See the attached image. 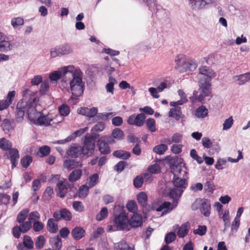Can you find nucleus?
Here are the masks:
<instances>
[{
    "label": "nucleus",
    "instance_id": "1",
    "mask_svg": "<svg viewBox=\"0 0 250 250\" xmlns=\"http://www.w3.org/2000/svg\"><path fill=\"white\" fill-rule=\"evenodd\" d=\"M38 101L35 93L30 97L28 102L23 99L20 100L17 106L16 121L18 123L22 122L26 111L29 120L34 124L41 114V107L38 104Z\"/></svg>",
    "mask_w": 250,
    "mask_h": 250
},
{
    "label": "nucleus",
    "instance_id": "2",
    "mask_svg": "<svg viewBox=\"0 0 250 250\" xmlns=\"http://www.w3.org/2000/svg\"><path fill=\"white\" fill-rule=\"evenodd\" d=\"M173 183L174 188L171 189L168 192V195L173 199V206L169 202H165L156 208L157 211H162V214H166L170 212L178 204V201L186 188V183L185 179L174 177Z\"/></svg>",
    "mask_w": 250,
    "mask_h": 250
},
{
    "label": "nucleus",
    "instance_id": "3",
    "mask_svg": "<svg viewBox=\"0 0 250 250\" xmlns=\"http://www.w3.org/2000/svg\"><path fill=\"white\" fill-rule=\"evenodd\" d=\"M72 80L70 82L72 93L71 99L74 103H77V97L81 96L83 92L84 83L83 82V72L80 69L74 70L72 72Z\"/></svg>",
    "mask_w": 250,
    "mask_h": 250
},
{
    "label": "nucleus",
    "instance_id": "4",
    "mask_svg": "<svg viewBox=\"0 0 250 250\" xmlns=\"http://www.w3.org/2000/svg\"><path fill=\"white\" fill-rule=\"evenodd\" d=\"M175 68L181 73L187 71H193L197 67V63L194 60L187 59L183 54L177 55L175 59Z\"/></svg>",
    "mask_w": 250,
    "mask_h": 250
},
{
    "label": "nucleus",
    "instance_id": "5",
    "mask_svg": "<svg viewBox=\"0 0 250 250\" xmlns=\"http://www.w3.org/2000/svg\"><path fill=\"white\" fill-rule=\"evenodd\" d=\"M74 70L73 65L62 67L58 70L54 71L49 74V78L53 83H56L60 79L62 82H66L70 79L72 72Z\"/></svg>",
    "mask_w": 250,
    "mask_h": 250
},
{
    "label": "nucleus",
    "instance_id": "6",
    "mask_svg": "<svg viewBox=\"0 0 250 250\" xmlns=\"http://www.w3.org/2000/svg\"><path fill=\"white\" fill-rule=\"evenodd\" d=\"M211 83L209 81H203L202 79L199 80V88L198 91H194L193 97L199 102H204L205 97L209 96L210 93Z\"/></svg>",
    "mask_w": 250,
    "mask_h": 250
},
{
    "label": "nucleus",
    "instance_id": "7",
    "mask_svg": "<svg viewBox=\"0 0 250 250\" xmlns=\"http://www.w3.org/2000/svg\"><path fill=\"white\" fill-rule=\"evenodd\" d=\"M188 6L194 12H199L208 6L216 4L217 0H188Z\"/></svg>",
    "mask_w": 250,
    "mask_h": 250
},
{
    "label": "nucleus",
    "instance_id": "8",
    "mask_svg": "<svg viewBox=\"0 0 250 250\" xmlns=\"http://www.w3.org/2000/svg\"><path fill=\"white\" fill-rule=\"evenodd\" d=\"M114 223L116 229L118 230L128 231L130 229L128 217L124 212H121L119 215L115 216Z\"/></svg>",
    "mask_w": 250,
    "mask_h": 250
},
{
    "label": "nucleus",
    "instance_id": "9",
    "mask_svg": "<svg viewBox=\"0 0 250 250\" xmlns=\"http://www.w3.org/2000/svg\"><path fill=\"white\" fill-rule=\"evenodd\" d=\"M73 48L69 44L64 43L59 46H57L50 49V56L51 58H56L58 56H62L72 53Z\"/></svg>",
    "mask_w": 250,
    "mask_h": 250
},
{
    "label": "nucleus",
    "instance_id": "10",
    "mask_svg": "<svg viewBox=\"0 0 250 250\" xmlns=\"http://www.w3.org/2000/svg\"><path fill=\"white\" fill-rule=\"evenodd\" d=\"M95 149V143L93 137L91 136H86L83 142V147H82V153L83 155L91 156Z\"/></svg>",
    "mask_w": 250,
    "mask_h": 250
},
{
    "label": "nucleus",
    "instance_id": "11",
    "mask_svg": "<svg viewBox=\"0 0 250 250\" xmlns=\"http://www.w3.org/2000/svg\"><path fill=\"white\" fill-rule=\"evenodd\" d=\"M198 70L199 74L201 76H204L206 77L204 80L202 77H200L199 80L202 79L203 81L208 80L210 83L211 79L216 76V73L214 71L206 65L201 66L199 67Z\"/></svg>",
    "mask_w": 250,
    "mask_h": 250
},
{
    "label": "nucleus",
    "instance_id": "12",
    "mask_svg": "<svg viewBox=\"0 0 250 250\" xmlns=\"http://www.w3.org/2000/svg\"><path fill=\"white\" fill-rule=\"evenodd\" d=\"M145 119L146 116L144 113H140L137 115L133 114L128 117L127 122L129 125L141 126L144 124Z\"/></svg>",
    "mask_w": 250,
    "mask_h": 250
},
{
    "label": "nucleus",
    "instance_id": "13",
    "mask_svg": "<svg viewBox=\"0 0 250 250\" xmlns=\"http://www.w3.org/2000/svg\"><path fill=\"white\" fill-rule=\"evenodd\" d=\"M32 228V225L29 221L20 224L19 226H17L13 229V233L14 237L19 238L21 233H25L28 231Z\"/></svg>",
    "mask_w": 250,
    "mask_h": 250
},
{
    "label": "nucleus",
    "instance_id": "14",
    "mask_svg": "<svg viewBox=\"0 0 250 250\" xmlns=\"http://www.w3.org/2000/svg\"><path fill=\"white\" fill-rule=\"evenodd\" d=\"M13 46L8 40V38L1 32H0V51L7 52L11 50Z\"/></svg>",
    "mask_w": 250,
    "mask_h": 250
},
{
    "label": "nucleus",
    "instance_id": "15",
    "mask_svg": "<svg viewBox=\"0 0 250 250\" xmlns=\"http://www.w3.org/2000/svg\"><path fill=\"white\" fill-rule=\"evenodd\" d=\"M53 121V117L50 114L44 115L42 113L39 116L34 124L39 125L48 126Z\"/></svg>",
    "mask_w": 250,
    "mask_h": 250
},
{
    "label": "nucleus",
    "instance_id": "16",
    "mask_svg": "<svg viewBox=\"0 0 250 250\" xmlns=\"http://www.w3.org/2000/svg\"><path fill=\"white\" fill-rule=\"evenodd\" d=\"M232 79L235 83L239 85H244L250 81V72L234 76Z\"/></svg>",
    "mask_w": 250,
    "mask_h": 250
},
{
    "label": "nucleus",
    "instance_id": "17",
    "mask_svg": "<svg viewBox=\"0 0 250 250\" xmlns=\"http://www.w3.org/2000/svg\"><path fill=\"white\" fill-rule=\"evenodd\" d=\"M8 157L11 160L12 167L14 168L16 167L18 164V162L20 158L18 149L16 148H11L9 149Z\"/></svg>",
    "mask_w": 250,
    "mask_h": 250
},
{
    "label": "nucleus",
    "instance_id": "18",
    "mask_svg": "<svg viewBox=\"0 0 250 250\" xmlns=\"http://www.w3.org/2000/svg\"><path fill=\"white\" fill-rule=\"evenodd\" d=\"M16 92L15 91H10L7 96L5 100L0 101V110H2L7 108L9 105L12 103V102L15 96Z\"/></svg>",
    "mask_w": 250,
    "mask_h": 250
},
{
    "label": "nucleus",
    "instance_id": "19",
    "mask_svg": "<svg viewBox=\"0 0 250 250\" xmlns=\"http://www.w3.org/2000/svg\"><path fill=\"white\" fill-rule=\"evenodd\" d=\"M137 199L141 207L147 211L149 207L147 205V196L144 192H140L137 196Z\"/></svg>",
    "mask_w": 250,
    "mask_h": 250
},
{
    "label": "nucleus",
    "instance_id": "20",
    "mask_svg": "<svg viewBox=\"0 0 250 250\" xmlns=\"http://www.w3.org/2000/svg\"><path fill=\"white\" fill-rule=\"evenodd\" d=\"M97 145L101 153L106 154L110 152V149L108 144L102 137L98 140Z\"/></svg>",
    "mask_w": 250,
    "mask_h": 250
},
{
    "label": "nucleus",
    "instance_id": "21",
    "mask_svg": "<svg viewBox=\"0 0 250 250\" xmlns=\"http://www.w3.org/2000/svg\"><path fill=\"white\" fill-rule=\"evenodd\" d=\"M129 224L130 225V228H137L141 226L142 224V216L138 214H134L132 217L129 220Z\"/></svg>",
    "mask_w": 250,
    "mask_h": 250
},
{
    "label": "nucleus",
    "instance_id": "22",
    "mask_svg": "<svg viewBox=\"0 0 250 250\" xmlns=\"http://www.w3.org/2000/svg\"><path fill=\"white\" fill-rule=\"evenodd\" d=\"M87 127H84L83 128L80 129L72 134H71L70 135L68 136L64 140L62 141H59L58 143H65V142H70L73 140H74L75 138H76L77 136H81L82 134H83L84 132H85L87 130Z\"/></svg>",
    "mask_w": 250,
    "mask_h": 250
},
{
    "label": "nucleus",
    "instance_id": "23",
    "mask_svg": "<svg viewBox=\"0 0 250 250\" xmlns=\"http://www.w3.org/2000/svg\"><path fill=\"white\" fill-rule=\"evenodd\" d=\"M67 154L72 157H77L82 153V147L76 145L71 146L68 150Z\"/></svg>",
    "mask_w": 250,
    "mask_h": 250
},
{
    "label": "nucleus",
    "instance_id": "24",
    "mask_svg": "<svg viewBox=\"0 0 250 250\" xmlns=\"http://www.w3.org/2000/svg\"><path fill=\"white\" fill-rule=\"evenodd\" d=\"M71 234L74 239L80 240L84 236L85 230L81 227H77L72 229Z\"/></svg>",
    "mask_w": 250,
    "mask_h": 250
},
{
    "label": "nucleus",
    "instance_id": "25",
    "mask_svg": "<svg viewBox=\"0 0 250 250\" xmlns=\"http://www.w3.org/2000/svg\"><path fill=\"white\" fill-rule=\"evenodd\" d=\"M201 212L206 217H208L210 214V204L208 200L205 199L202 202L201 207Z\"/></svg>",
    "mask_w": 250,
    "mask_h": 250
},
{
    "label": "nucleus",
    "instance_id": "26",
    "mask_svg": "<svg viewBox=\"0 0 250 250\" xmlns=\"http://www.w3.org/2000/svg\"><path fill=\"white\" fill-rule=\"evenodd\" d=\"M190 224L189 222H187L185 223L182 224L179 228L177 232V235L180 238H184L185 237L189 229Z\"/></svg>",
    "mask_w": 250,
    "mask_h": 250
},
{
    "label": "nucleus",
    "instance_id": "27",
    "mask_svg": "<svg viewBox=\"0 0 250 250\" xmlns=\"http://www.w3.org/2000/svg\"><path fill=\"white\" fill-rule=\"evenodd\" d=\"M57 194L60 197H64L67 191V188L62 181H59L57 184Z\"/></svg>",
    "mask_w": 250,
    "mask_h": 250
},
{
    "label": "nucleus",
    "instance_id": "28",
    "mask_svg": "<svg viewBox=\"0 0 250 250\" xmlns=\"http://www.w3.org/2000/svg\"><path fill=\"white\" fill-rule=\"evenodd\" d=\"M47 230L51 233H56L58 230V227L56 221L53 218L48 220L47 225Z\"/></svg>",
    "mask_w": 250,
    "mask_h": 250
},
{
    "label": "nucleus",
    "instance_id": "29",
    "mask_svg": "<svg viewBox=\"0 0 250 250\" xmlns=\"http://www.w3.org/2000/svg\"><path fill=\"white\" fill-rule=\"evenodd\" d=\"M167 159L169 163L170 169L172 168V167H179L181 166L183 161L181 158H179L177 156L173 157L168 156Z\"/></svg>",
    "mask_w": 250,
    "mask_h": 250
},
{
    "label": "nucleus",
    "instance_id": "30",
    "mask_svg": "<svg viewBox=\"0 0 250 250\" xmlns=\"http://www.w3.org/2000/svg\"><path fill=\"white\" fill-rule=\"evenodd\" d=\"M63 166L68 169H72L75 167H82V164L74 160H66L63 163Z\"/></svg>",
    "mask_w": 250,
    "mask_h": 250
},
{
    "label": "nucleus",
    "instance_id": "31",
    "mask_svg": "<svg viewBox=\"0 0 250 250\" xmlns=\"http://www.w3.org/2000/svg\"><path fill=\"white\" fill-rule=\"evenodd\" d=\"M29 213V209L25 208L21 211L18 214L17 217V221L20 224H22L26 221H24L27 217L28 216Z\"/></svg>",
    "mask_w": 250,
    "mask_h": 250
},
{
    "label": "nucleus",
    "instance_id": "32",
    "mask_svg": "<svg viewBox=\"0 0 250 250\" xmlns=\"http://www.w3.org/2000/svg\"><path fill=\"white\" fill-rule=\"evenodd\" d=\"M24 23L23 19L21 17L13 18L11 20V24L14 29L21 28Z\"/></svg>",
    "mask_w": 250,
    "mask_h": 250
},
{
    "label": "nucleus",
    "instance_id": "33",
    "mask_svg": "<svg viewBox=\"0 0 250 250\" xmlns=\"http://www.w3.org/2000/svg\"><path fill=\"white\" fill-rule=\"evenodd\" d=\"M208 109L204 106L202 105L197 108L195 112V115L198 118H204L207 116Z\"/></svg>",
    "mask_w": 250,
    "mask_h": 250
},
{
    "label": "nucleus",
    "instance_id": "34",
    "mask_svg": "<svg viewBox=\"0 0 250 250\" xmlns=\"http://www.w3.org/2000/svg\"><path fill=\"white\" fill-rule=\"evenodd\" d=\"M169 116L174 118L177 120L183 118V115L181 111V108L175 107L171 108L169 112Z\"/></svg>",
    "mask_w": 250,
    "mask_h": 250
},
{
    "label": "nucleus",
    "instance_id": "35",
    "mask_svg": "<svg viewBox=\"0 0 250 250\" xmlns=\"http://www.w3.org/2000/svg\"><path fill=\"white\" fill-rule=\"evenodd\" d=\"M219 217L221 218L224 223L225 229L229 227V213L228 210L222 211L218 213Z\"/></svg>",
    "mask_w": 250,
    "mask_h": 250
},
{
    "label": "nucleus",
    "instance_id": "36",
    "mask_svg": "<svg viewBox=\"0 0 250 250\" xmlns=\"http://www.w3.org/2000/svg\"><path fill=\"white\" fill-rule=\"evenodd\" d=\"M82 175V171L81 169H76L72 171L69 174L68 180L71 182L78 180Z\"/></svg>",
    "mask_w": 250,
    "mask_h": 250
},
{
    "label": "nucleus",
    "instance_id": "37",
    "mask_svg": "<svg viewBox=\"0 0 250 250\" xmlns=\"http://www.w3.org/2000/svg\"><path fill=\"white\" fill-rule=\"evenodd\" d=\"M117 83V80L112 76L109 77V83L105 85L106 92L111 94L114 93V85Z\"/></svg>",
    "mask_w": 250,
    "mask_h": 250
},
{
    "label": "nucleus",
    "instance_id": "38",
    "mask_svg": "<svg viewBox=\"0 0 250 250\" xmlns=\"http://www.w3.org/2000/svg\"><path fill=\"white\" fill-rule=\"evenodd\" d=\"M143 2L147 4L149 9L153 12H157L159 10V7L156 2V0H142Z\"/></svg>",
    "mask_w": 250,
    "mask_h": 250
},
{
    "label": "nucleus",
    "instance_id": "39",
    "mask_svg": "<svg viewBox=\"0 0 250 250\" xmlns=\"http://www.w3.org/2000/svg\"><path fill=\"white\" fill-rule=\"evenodd\" d=\"M50 242L52 245V248L54 250H60L62 246V241L60 237L58 236L52 238Z\"/></svg>",
    "mask_w": 250,
    "mask_h": 250
},
{
    "label": "nucleus",
    "instance_id": "40",
    "mask_svg": "<svg viewBox=\"0 0 250 250\" xmlns=\"http://www.w3.org/2000/svg\"><path fill=\"white\" fill-rule=\"evenodd\" d=\"M111 135L113 138L117 140H122L124 138L125 134L119 128H116L112 131Z\"/></svg>",
    "mask_w": 250,
    "mask_h": 250
},
{
    "label": "nucleus",
    "instance_id": "41",
    "mask_svg": "<svg viewBox=\"0 0 250 250\" xmlns=\"http://www.w3.org/2000/svg\"><path fill=\"white\" fill-rule=\"evenodd\" d=\"M113 155L117 158L127 159L130 157V153L127 151L119 150L115 151L113 153Z\"/></svg>",
    "mask_w": 250,
    "mask_h": 250
},
{
    "label": "nucleus",
    "instance_id": "42",
    "mask_svg": "<svg viewBox=\"0 0 250 250\" xmlns=\"http://www.w3.org/2000/svg\"><path fill=\"white\" fill-rule=\"evenodd\" d=\"M99 175L97 173H94L92 175L89 177V179H87L86 184L89 188L94 187L98 182Z\"/></svg>",
    "mask_w": 250,
    "mask_h": 250
},
{
    "label": "nucleus",
    "instance_id": "43",
    "mask_svg": "<svg viewBox=\"0 0 250 250\" xmlns=\"http://www.w3.org/2000/svg\"><path fill=\"white\" fill-rule=\"evenodd\" d=\"M12 146L11 143L4 138L0 139V148L3 150L10 149Z\"/></svg>",
    "mask_w": 250,
    "mask_h": 250
},
{
    "label": "nucleus",
    "instance_id": "44",
    "mask_svg": "<svg viewBox=\"0 0 250 250\" xmlns=\"http://www.w3.org/2000/svg\"><path fill=\"white\" fill-rule=\"evenodd\" d=\"M116 250H134L133 248L129 247L125 241H121L115 244Z\"/></svg>",
    "mask_w": 250,
    "mask_h": 250
},
{
    "label": "nucleus",
    "instance_id": "45",
    "mask_svg": "<svg viewBox=\"0 0 250 250\" xmlns=\"http://www.w3.org/2000/svg\"><path fill=\"white\" fill-rule=\"evenodd\" d=\"M89 187L87 185L81 186L78 191V196L81 198H84L87 195L89 191Z\"/></svg>",
    "mask_w": 250,
    "mask_h": 250
},
{
    "label": "nucleus",
    "instance_id": "46",
    "mask_svg": "<svg viewBox=\"0 0 250 250\" xmlns=\"http://www.w3.org/2000/svg\"><path fill=\"white\" fill-rule=\"evenodd\" d=\"M146 125L148 129L151 132H154L156 130V123L154 119H148L146 121Z\"/></svg>",
    "mask_w": 250,
    "mask_h": 250
},
{
    "label": "nucleus",
    "instance_id": "47",
    "mask_svg": "<svg viewBox=\"0 0 250 250\" xmlns=\"http://www.w3.org/2000/svg\"><path fill=\"white\" fill-rule=\"evenodd\" d=\"M40 219V213L37 211H32L29 213L28 221H29L30 223L32 224V222H34L35 221H37L38 220Z\"/></svg>",
    "mask_w": 250,
    "mask_h": 250
},
{
    "label": "nucleus",
    "instance_id": "48",
    "mask_svg": "<svg viewBox=\"0 0 250 250\" xmlns=\"http://www.w3.org/2000/svg\"><path fill=\"white\" fill-rule=\"evenodd\" d=\"M108 209L106 208H103L100 212L97 214L96 218L98 221H102L105 219L108 214Z\"/></svg>",
    "mask_w": 250,
    "mask_h": 250
},
{
    "label": "nucleus",
    "instance_id": "49",
    "mask_svg": "<svg viewBox=\"0 0 250 250\" xmlns=\"http://www.w3.org/2000/svg\"><path fill=\"white\" fill-rule=\"evenodd\" d=\"M167 149V146L165 144H161L155 146L153 151L157 154H163Z\"/></svg>",
    "mask_w": 250,
    "mask_h": 250
},
{
    "label": "nucleus",
    "instance_id": "50",
    "mask_svg": "<svg viewBox=\"0 0 250 250\" xmlns=\"http://www.w3.org/2000/svg\"><path fill=\"white\" fill-rule=\"evenodd\" d=\"M62 218L65 221H70L72 218L71 213L66 208L61 210Z\"/></svg>",
    "mask_w": 250,
    "mask_h": 250
},
{
    "label": "nucleus",
    "instance_id": "51",
    "mask_svg": "<svg viewBox=\"0 0 250 250\" xmlns=\"http://www.w3.org/2000/svg\"><path fill=\"white\" fill-rule=\"evenodd\" d=\"M233 124V119L232 116L226 119L223 124V130H226L230 128Z\"/></svg>",
    "mask_w": 250,
    "mask_h": 250
},
{
    "label": "nucleus",
    "instance_id": "52",
    "mask_svg": "<svg viewBox=\"0 0 250 250\" xmlns=\"http://www.w3.org/2000/svg\"><path fill=\"white\" fill-rule=\"evenodd\" d=\"M126 207L129 211L133 213L137 211L138 209L136 203L133 200L129 201L127 203Z\"/></svg>",
    "mask_w": 250,
    "mask_h": 250
},
{
    "label": "nucleus",
    "instance_id": "53",
    "mask_svg": "<svg viewBox=\"0 0 250 250\" xmlns=\"http://www.w3.org/2000/svg\"><path fill=\"white\" fill-rule=\"evenodd\" d=\"M23 244L27 249H31L33 247V242L29 236L26 235L24 237Z\"/></svg>",
    "mask_w": 250,
    "mask_h": 250
},
{
    "label": "nucleus",
    "instance_id": "54",
    "mask_svg": "<svg viewBox=\"0 0 250 250\" xmlns=\"http://www.w3.org/2000/svg\"><path fill=\"white\" fill-rule=\"evenodd\" d=\"M45 241V238L43 236H39L37 238V240L35 242V246L36 248L38 249H41L42 248L44 245Z\"/></svg>",
    "mask_w": 250,
    "mask_h": 250
},
{
    "label": "nucleus",
    "instance_id": "55",
    "mask_svg": "<svg viewBox=\"0 0 250 250\" xmlns=\"http://www.w3.org/2000/svg\"><path fill=\"white\" fill-rule=\"evenodd\" d=\"M33 229L35 232H39L42 230L44 228L43 223L39 221L33 222L32 226Z\"/></svg>",
    "mask_w": 250,
    "mask_h": 250
},
{
    "label": "nucleus",
    "instance_id": "56",
    "mask_svg": "<svg viewBox=\"0 0 250 250\" xmlns=\"http://www.w3.org/2000/svg\"><path fill=\"white\" fill-rule=\"evenodd\" d=\"M32 162V158L30 156H26L21 160V164L23 167L27 168Z\"/></svg>",
    "mask_w": 250,
    "mask_h": 250
},
{
    "label": "nucleus",
    "instance_id": "57",
    "mask_svg": "<svg viewBox=\"0 0 250 250\" xmlns=\"http://www.w3.org/2000/svg\"><path fill=\"white\" fill-rule=\"evenodd\" d=\"M49 82L47 81L43 82L40 88V92L42 94H45L49 90Z\"/></svg>",
    "mask_w": 250,
    "mask_h": 250
},
{
    "label": "nucleus",
    "instance_id": "58",
    "mask_svg": "<svg viewBox=\"0 0 250 250\" xmlns=\"http://www.w3.org/2000/svg\"><path fill=\"white\" fill-rule=\"evenodd\" d=\"M59 112L62 116H66L70 112L69 107L66 104H62L59 107Z\"/></svg>",
    "mask_w": 250,
    "mask_h": 250
},
{
    "label": "nucleus",
    "instance_id": "59",
    "mask_svg": "<svg viewBox=\"0 0 250 250\" xmlns=\"http://www.w3.org/2000/svg\"><path fill=\"white\" fill-rule=\"evenodd\" d=\"M104 128L105 124L102 122H99L92 127V131L93 132H101L103 131Z\"/></svg>",
    "mask_w": 250,
    "mask_h": 250
},
{
    "label": "nucleus",
    "instance_id": "60",
    "mask_svg": "<svg viewBox=\"0 0 250 250\" xmlns=\"http://www.w3.org/2000/svg\"><path fill=\"white\" fill-rule=\"evenodd\" d=\"M72 206L76 211L81 212L84 209V206L81 202L75 201L73 203Z\"/></svg>",
    "mask_w": 250,
    "mask_h": 250
},
{
    "label": "nucleus",
    "instance_id": "61",
    "mask_svg": "<svg viewBox=\"0 0 250 250\" xmlns=\"http://www.w3.org/2000/svg\"><path fill=\"white\" fill-rule=\"evenodd\" d=\"M207 231V227L206 226H199L198 228L193 230L195 234H198L202 236L206 234Z\"/></svg>",
    "mask_w": 250,
    "mask_h": 250
},
{
    "label": "nucleus",
    "instance_id": "62",
    "mask_svg": "<svg viewBox=\"0 0 250 250\" xmlns=\"http://www.w3.org/2000/svg\"><path fill=\"white\" fill-rule=\"evenodd\" d=\"M190 156L194 160H195L199 164H201L203 162V160L200 156H198L197 154L196 151L194 149L191 150L190 152Z\"/></svg>",
    "mask_w": 250,
    "mask_h": 250
},
{
    "label": "nucleus",
    "instance_id": "63",
    "mask_svg": "<svg viewBox=\"0 0 250 250\" xmlns=\"http://www.w3.org/2000/svg\"><path fill=\"white\" fill-rule=\"evenodd\" d=\"M41 187V181L39 179H35L32 182V192H36L37 191L40 189Z\"/></svg>",
    "mask_w": 250,
    "mask_h": 250
},
{
    "label": "nucleus",
    "instance_id": "64",
    "mask_svg": "<svg viewBox=\"0 0 250 250\" xmlns=\"http://www.w3.org/2000/svg\"><path fill=\"white\" fill-rule=\"evenodd\" d=\"M176 238V235L174 232H169L168 233L165 238V241L166 243L168 244L174 241Z\"/></svg>",
    "mask_w": 250,
    "mask_h": 250
}]
</instances>
